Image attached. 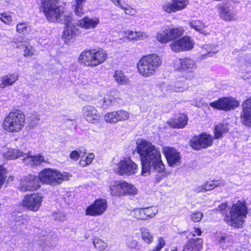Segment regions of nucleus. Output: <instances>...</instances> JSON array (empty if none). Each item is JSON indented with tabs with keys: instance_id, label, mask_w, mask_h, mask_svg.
<instances>
[{
	"instance_id": "f257e3e1",
	"label": "nucleus",
	"mask_w": 251,
	"mask_h": 251,
	"mask_svg": "<svg viewBox=\"0 0 251 251\" xmlns=\"http://www.w3.org/2000/svg\"><path fill=\"white\" fill-rule=\"evenodd\" d=\"M136 150L140 157L142 175L146 176L151 169L158 173L164 172L165 168L161 159L160 152L150 142L144 139L137 140Z\"/></svg>"
},
{
	"instance_id": "f03ea898",
	"label": "nucleus",
	"mask_w": 251,
	"mask_h": 251,
	"mask_svg": "<svg viewBox=\"0 0 251 251\" xmlns=\"http://www.w3.org/2000/svg\"><path fill=\"white\" fill-rule=\"evenodd\" d=\"M226 207L227 204L223 203L216 210L225 215V220L228 224L234 227H240L243 223L244 219L246 217L248 213L247 207L245 202L239 201L233 204L230 210L229 215L226 214Z\"/></svg>"
},
{
	"instance_id": "7ed1b4c3",
	"label": "nucleus",
	"mask_w": 251,
	"mask_h": 251,
	"mask_svg": "<svg viewBox=\"0 0 251 251\" xmlns=\"http://www.w3.org/2000/svg\"><path fill=\"white\" fill-rule=\"evenodd\" d=\"M161 64L160 56L156 54H151L142 57L137 63V68L139 73L147 77L154 74Z\"/></svg>"
},
{
	"instance_id": "20e7f679",
	"label": "nucleus",
	"mask_w": 251,
	"mask_h": 251,
	"mask_svg": "<svg viewBox=\"0 0 251 251\" xmlns=\"http://www.w3.org/2000/svg\"><path fill=\"white\" fill-rule=\"evenodd\" d=\"M25 118L23 111L14 110L10 112L4 118L2 126L9 133L20 132L25 125Z\"/></svg>"
},
{
	"instance_id": "39448f33",
	"label": "nucleus",
	"mask_w": 251,
	"mask_h": 251,
	"mask_svg": "<svg viewBox=\"0 0 251 251\" xmlns=\"http://www.w3.org/2000/svg\"><path fill=\"white\" fill-rule=\"evenodd\" d=\"M107 54L103 50H93L83 51L79 57L80 63L87 67H94L103 63Z\"/></svg>"
},
{
	"instance_id": "423d86ee",
	"label": "nucleus",
	"mask_w": 251,
	"mask_h": 251,
	"mask_svg": "<svg viewBox=\"0 0 251 251\" xmlns=\"http://www.w3.org/2000/svg\"><path fill=\"white\" fill-rule=\"evenodd\" d=\"M59 0H42L43 11L50 22H61L64 20V17L67 15L61 13L60 7L57 5Z\"/></svg>"
},
{
	"instance_id": "0eeeda50",
	"label": "nucleus",
	"mask_w": 251,
	"mask_h": 251,
	"mask_svg": "<svg viewBox=\"0 0 251 251\" xmlns=\"http://www.w3.org/2000/svg\"><path fill=\"white\" fill-rule=\"evenodd\" d=\"M38 176L40 183L52 186H57L63 181L68 179L66 174H62L56 170L50 168L45 169L41 171Z\"/></svg>"
},
{
	"instance_id": "6e6552de",
	"label": "nucleus",
	"mask_w": 251,
	"mask_h": 251,
	"mask_svg": "<svg viewBox=\"0 0 251 251\" xmlns=\"http://www.w3.org/2000/svg\"><path fill=\"white\" fill-rule=\"evenodd\" d=\"M137 165L128 157H125L116 164L115 172L121 176H129L138 172Z\"/></svg>"
},
{
	"instance_id": "1a4fd4ad",
	"label": "nucleus",
	"mask_w": 251,
	"mask_h": 251,
	"mask_svg": "<svg viewBox=\"0 0 251 251\" xmlns=\"http://www.w3.org/2000/svg\"><path fill=\"white\" fill-rule=\"evenodd\" d=\"M40 187L39 178L38 176L29 175L21 178L19 189L22 192L32 191L37 190Z\"/></svg>"
},
{
	"instance_id": "9d476101",
	"label": "nucleus",
	"mask_w": 251,
	"mask_h": 251,
	"mask_svg": "<svg viewBox=\"0 0 251 251\" xmlns=\"http://www.w3.org/2000/svg\"><path fill=\"white\" fill-rule=\"evenodd\" d=\"M239 102L232 98H223L210 102L211 107L219 110L228 111L233 110L239 106Z\"/></svg>"
},
{
	"instance_id": "9b49d317",
	"label": "nucleus",
	"mask_w": 251,
	"mask_h": 251,
	"mask_svg": "<svg viewBox=\"0 0 251 251\" xmlns=\"http://www.w3.org/2000/svg\"><path fill=\"white\" fill-rule=\"evenodd\" d=\"M212 144V136L206 134H201L199 136H195L190 141L191 146L196 150L206 149L211 146Z\"/></svg>"
},
{
	"instance_id": "f8f14e48",
	"label": "nucleus",
	"mask_w": 251,
	"mask_h": 251,
	"mask_svg": "<svg viewBox=\"0 0 251 251\" xmlns=\"http://www.w3.org/2000/svg\"><path fill=\"white\" fill-rule=\"evenodd\" d=\"M107 207L106 201L99 199L87 207L85 214L86 215L98 216L102 215L106 211Z\"/></svg>"
},
{
	"instance_id": "ddd939ff",
	"label": "nucleus",
	"mask_w": 251,
	"mask_h": 251,
	"mask_svg": "<svg viewBox=\"0 0 251 251\" xmlns=\"http://www.w3.org/2000/svg\"><path fill=\"white\" fill-rule=\"evenodd\" d=\"M175 67L179 72H192L196 68V62L190 57L178 58L175 61Z\"/></svg>"
},
{
	"instance_id": "4468645a",
	"label": "nucleus",
	"mask_w": 251,
	"mask_h": 251,
	"mask_svg": "<svg viewBox=\"0 0 251 251\" xmlns=\"http://www.w3.org/2000/svg\"><path fill=\"white\" fill-rule=\"evenodd\" d=\"M103 118L106 123L115 124L127 120L129 118V113L126 110H119L106 113Z\"/></svg>"
},
{
	"instance_id": "2eb2a0df",
	"label": "nucleus",
	"mask_w": 251,
	"mask_h": 251,
	"mask_svg": "<svg viewBox=\"0 0 251 251\" xmlns=\"http://www.w3.org/2000/svg\"><path fill=\"white\" fill-rule=\"evenodd\" d=\"M189 4L188 0H170L163 4V11L168 13H175L185 9Z\"/></svg>"
},
{
	"instance_id": "dca6fc26",
	"label": "nucleus",
	"mask_w": 251,
	"mask_h": 251,
	"mask_svg": "<svg viewBox=\"0 0 251 251\" xmlns=\"http://www.w3.org/2000/svg\"><path fill=\"white\" fill-rule=\"evenodd\" d=\"M42 200L43 197L37 194L26 195L25 196L23 205L30 210L36 211L39 208Z\"/></svg>"
},
{
	"instance_id": "f3484780",
	"label": "nucleus",
	"mask_w": 251,
	"mask_h": 251,
	"mask_svg": "<svg viewBox=\"0 0 251 251\" xmlns=\"http://www.w3.org/2000/svg\"><path fill=\"white\" fill-rule=\"evenodd\" d=\"M158 212V209L155 206L136 208L133 211L134 217L142 220L154 217Z\"/></svg>"
},
{
	"instance_id": "a211bd4d",
	"label": "nucleus",
	"mask_w": 251,
	"mask_h": 251,
	"mask_svg": "<svg viewBox=\"0 0 251 251\" xmlns=\"http://www.w3.org/2000/svg\"><path fill=\"white\" fill-rule=\"evenodd\" d=\"M72 18L70 15L64 17V24L66 25V28L64 31L63 38L66 42L70 40L74 39L77 34V29L74 25L71 24Z\"/></svg>"
},
{
	"instance_id": "6ab92c4d",
	"label": "nucleus",
	"mask_w": 251,
	"mask_h": 251,
	"mask_svg": "<svg viewBox=\"0 0 251 251\" xmlns=\"http://www.w3.org/2000/svg\"><path fill=\"white\" fill-rule=\"evenodd\" d=\"M82 115L88 122L96 124L100 121V114L97 109L93 106L87 105L82 107Z\"/></svg>"
},
{
	"instance_id": "aec40b11",
	"label": "nucleus",
	"mask_w": 251,
	"mask_h": 251,
	"mask_svg": "<svg viewBox=\"0 0 251 251\" xmlns=\"http://www.w3.org/2000/svg\"><path fill=\"white\" fill-rule=\"evenodd\" d=\"M241 121L244 125L251 128V99L246 100L242 104Z\"/></svg>"
},
{
	"instance_id": "412c9836",
	"label": "nucleus",
	"mask_w": 251,
	"mask_h": 251,
	"mask_svg": "<svg viewBox=\"0 0 251 251\" xmlns=\"http://www.w3.org/2000/svg\"><path fill=\"white\" fill-rule=\"evenodd\" d=\"M163 152L167 160L169 166L174 167L180 163V156L179 152L176 150L170 147L163 148Z\"/></svg>"
},
{
	"instance_id": "4be33fe9",
	"label": "nucleus",
	"mask_w": 251,
	"mask_h": 251,
	"mask_svg": "<svg viewBox=\"0 0 251 251\" xmlns=\"http://www.w3.org/2000/svg\"><path fill=\"white\" fill-rule=\"evenodd\" d=\"M219 13L221 18L225 21H235L237 18L233 7L227 4L220 7Z\"/></svg>"
},
{
	"instance_id": "5701e85b",
	"label": "nucleus",
	"mask_w": 251,
	"mask_h": 251,
	"mask_svg": "<svg viewBox=\"0 0 251 251\" xmlns=\"http://www.w3.org/2000/svg\"><path fill=\"white\" fill-rule=\"evenodd\" d=\"M100 24L99 19L97 17L91 18L86 16L78 21V26L87 29H94Z\"/></svg>"
},
{
	"instance_id": "b1692460",
	"label": "nucleus",
	"mask_w": 251,
	"mask_h": 251,
	"mask_svg": "<svg viewBox=\"0 0 251 251\" xmlns=\"http://www.w3.org/2000/svg\"><path fill=\"white\" fill-rule=\"evenodd\" d=\"M202 240L200 238L193 239L188 241L182 251H200L202 248Z\"/></svg>"
},
{
	"instance_id": "393cba45",
	"label": "nucleus",
	"mask_w": 251,
	"mask_h": 251,
	"mask_svg": "<svg viewBox=\"0 0 251 251\" xmlns=\"http://www.w3.org/2000/svg\"><path fill=\"white\" fill-rule=\"evenodd\" d=\"M124 181L117 180L113 182L110 186L111 194L114 196H124Z\"/></svg>"
},
{
	"instance_id": "a878e982",
	"label": "nucleus",
	"mask_w": 251,
	"mask_h": 251,
	"mask_svg": "<svg viewBox=\"0 0 251 251\" xmlns=\"http://www.w3.org/2000/svg\"><path fill=\"white\" fill-rule=\"evenodd\" d=\"M25 154V153L19 149H8L3 152V156L5 159L12 160L24 157Z\"/></svg>"
},
{
	"instance_id": "bb28decb",
	"label": "nucleus",
	"mask_w": 251,
	"mask_h": 251,
	"mask_svg": "<svg viewBox=\"0 0 251 251\" xmlns=\"http://www.w3.org/2000/svg\"><path fill=\"white\" fill-rule=\"evenodd\" d=\"M187 117L181 115L176 119L168 122V124L172 127L181 128L184 127L187 124Z\"/></svg>"
},
{
	"instance_id": "cd10ccee",
	"label": "nucleus",
	"mask_w": 251,
	"mask_h": 251,
	"mask_svg": "<svg viewBox=\"0 0 251 251\" xmlns=\"http://www.w3.org/2000/svg\"><path fill=\"white\" fill-rule=\"evenodd\" d=\"M220 183L218 181L212 180L205 182L203 185L198 186L195 188V191L197 193L211 191L216 187L219 186Z\"/></svg>"
},
{
	"instance_id": "c85d7f7f",
	"label": "nucleus",
	"mask_w": 251,
	"mask_h": 251,
	"mask_svg": "<svg viewBox=\"0 0 251 251\" xmlns=\"http://www.w3.org/2000/svg\"><path fill=\"white\" fill-rule=\"evenodd\" d=\"M120 100L121 99L118 97H115L111 94H107L103 97L102 107L105 109L114 105L116 102L120 103Z\"/></svg>"
},
{
	"instance_id": "c756f323",
	"label": "nucleus",
	"mask_w": 251,
	"mask_h": 251,
	"mask_svg": "<svg viewBox=\"0 0 251 251\" xmlns=\"http://www.w3.org/2000/svg\"><path fill=\"white\" fill-rule=\"evenodd\" d=\"M113 77L119 85H127L129 83V78L121 70L115 71Z\"/></svg>"
},
{
	"instance_id": "7c9ffc66",
	"label": "nucleus",
	"mask_w": 251,
	"mask_h": 251,
	"mask_svg": "<svg viewBox=\"0 0 251 251\" xmlns=\"http://www.w3.org/2000/svg\"><path fill=\"white\" fill-rule=\"evenodd\" d=\"M19 78L17 75L9 74L3 76L1 78V83L0 84L1 88H4L7 86H10L14 84Z\"/></svg>"
},
{
	"instance_id": "2f4dec72",
	"label": "nucleus",
	"mask_w": 251,
	"mask_h": 251,
	"mask_svg": "<svg viewBox=\"0 0 251 251\" xmlns=\"http://www.w3.org/2000/svg\"><path fill=\"white\" fill-rule=\"evenodd\" d=\"M188 25L191 28L195 29L203 35H207L209 34L208 31L205 29L203 24L200 21L189 22Z\"/></svg>"
},
{
	"instance_id": "473e14b6",
	"label": "nucleus",
	"mask_w": 251,
	"mask_h": 251,
	"mask_svg": "<svg viewBox=\"0 0 251 251\" xmlns=\"http://www.w3.org/2000/svg\"><path fill=\"white\" fill-rule=\"evenodd\" d=\"M141 237L143 241L147 244H150L153 241V236L150 230L146 227H141L140 229Z\"/></svg>"
},
{
	"instance_id": "72a5a7b5",
	"label": "nucleus",
	"mask_w": 251,
	"mask_h": 251,
	"mask_svg": "<svg viewBox=\"0 0 251 251\" xmlns=\"http://www.w3.org/2000/svg\"><path fill=\"white\" fill-rule=\"evenodd\" d=\"M181 41L183 51L191 50L193 48L194 42L189 36H185L182 37Z\"/></svg>"
},
{
	"instance_id": "f704fd0d",
	"label": "nucleus",
	"mask_w": 251,
	"mask_h": 251,
	"mask_svg": "<svg viewBox=\"0 0 251 251\" xmlns=\"http://www.w3.org/2000/svg\"><path fill=\"white\" fill-rule=\"evenodd\" d=\"M167 29L170 41L171 40H175L176 39L179 38L183 35L184 32V30L181 27L176 28H168Z\"/></svg>"
},
{
	"instance_id": "c9c22d12",
	"label": "nucleus",
	"mask_w": 251,
	"mask_h": 251,
	"mask_svg": "<svg viewBox=\"0 0 251 251\" xmlns=\"http://www.w3.org/2000/svg\"><path fill=\"white\" fill-rule=\"evenodd\" d=\"M123 187L124 195L135 196L138 193V190L136 187L131 184L125 181Z\"/></svg>"
},
{
	"instance_id": "e433bc0d",
	"label": "nucleus",
	"mask_w": 251,
	"mask_h": 251,
	"mask_svg": "<svg viewBox=\"0 0 251 251\" xmlns=\"http://www.w3.org/2000/svg\"><path fill=\"white\" fill-rule=\"evenodd\" d=\"M228 131L227 126L224 124H219L215 127L214 137L216 139L221 138L223 134Z\"/></svg>"
},
{
	"instance_id": "4c0bfd02",
	"label": "nucleus",
	"mask_w": 251,
	"mask_h": 251,
	"mask_svg": "<svg viewBox=\"0 0 251 251\" xmlns=\"http://www.w3.org/2000/svg\"><path fill=\"white\" fill-rule=\"evenodd\" d=\"M156 40L161 43L164 44L170 41L168 29L158 32L156 36Z\"/></svg>"
},
{
	"instance_id": "58836bf2",
	"label": "nucleus",
	"mask_w": 251,
	"mask_h": 251,
	"mask_svg": "<svg viewBox=\"0 0 251 251\" xmlns=\"http://www.w3.org/2000/svg\"><path fill=\"white\" fill-rule=\"evenodd\" d=\"M16 30L20 34L25 35L30 31V25L25 23H20L16 26Z\"/></svg>"
},
{
	"instance_id": "ea45409f",
	"label": "nucleus",
	"mask_w": 251,
	"mask_h": 251,
	"mask_svg": "<svg viewBox=\"0 0 251 251\" xmlns=\"http://www.w3.org/2000/svg\"><path fill=\"white\" fill-rule=\"evenodd\" d=\"M95 157L93 153H90L86 156H83L79 162L80 165L83 167H85L91 163Z\"/></svg>"
},
{
	"instance_id": "a19ab883",
	"label": "nucleus",
	"mask_w": 251,
	"mask_h": 251,
	"mask_svg": "<svg viewBox=\"0 0 251 251\" xmlns=\"http://www.w3.org/2000/svg\"><path fill=\"white\" fill-rule=\"evenodd\" d=\"M86 0H75V13L78 16H81L84 14L83 9V4Z\"/></svg>"
},
{
	"instance_id": "79ce46f5",
	"label": "nucleus",
	"mask_w": 251,
	"mask_h": 251,
	"mask_svg": "<svg viewBox=\"0 0 251 251\" xmlns=\"http://www.w3.org/2000/svg\"><path fill=\"white\" fill-rule=\"evenodd\" d=\"M171 50L175 52H179L183 51L181 38L173 41L170 45Z\"/></svg>"
},
{
	"instance_id": "37998d69",
	"label": "nucleus",
	"mask_w": 251,
	"mask_h": 251,
	"mask_svg": "<svg viewBox=\"0 0 251 251\" xmlns=\"http://www.w3.org/2000/svg\"><path fill=\"white\" fill-rule=\"evenodd\" d=\"M188 88V85L185 82L181 81H177L175 84L173 91L182 92L187 90Z\"/></svg>"
},
{
	"instance_id": "c03bdc74",
	"label": "nucleus",
	"mask_w": 251,
	"mask_h": 251,
	"mask_svg": "<svg viewBox=\"0 0 251 251\" xmlns=\"http://www.w3.org/2000/svg\"><path fill=\"white\" fill-rule=\"evenodd\" d=\"M93 244L95 248L100 251H104L107 247V244L98 238L94 240Z\"/></svg>"
},
{
	"instance_id": "a18cd8bd",
	"label": "nucleus",
	"mask_w": 251,
	"mask_h": 251,
	"mask_svg": "<svg viewBox=\"0 0 251 251\" xmlns=\"http://www.w3.org/2000/svg\"><path fill=\"white\" fill-rule=\"evenodd\" d=\"M203 51L205 50L207 53L202 54V56H206L207 55L210 54V56H212L218 51V50L216 49L215 47H212L211 46L205 45L202 48Z\"/></svg>"
},
{
	"instance_id": "49530a36",
	"label": "nucleus",
	"mask_w": 251,
	"mask_h": 251,
	"mask_svg": "<svg viewBox=\"0 0 251 251\" xmlns=\"http://www.w3.org/2000/svg\"><path fill=\"white\" fill-rule=\"evenodd\" d=\"M40 118L38 115H33L29 117L28 126L31 128L36 127L39 123Z\"/></svg>"
},
{
	"instance_id": "de8ad7c7",
	"label": "nucleus",
	"mask_w": 251,
	"mask_h": 251,
	"mask_svg": "<svg viewBox=\"0 0 251 251\" xmlns=\"http://www.w3.org/2000/svg\"><path fill=\"white\" fill-rule=\"evenodd\" d=\"M0 20L4 24L10 25L12 22L11 16L7 13L0 14Z\"/></svg>"
},
{
	"instance_id": "09e8293b",
	"label": "nucleus",
	"mask_w": 251,
	"mask_h": 251,
	"mask_svg": "<svg viewBox=\"0 0 251 251\" xmlns=\"http://www.w3.org/2000/svg\"><path fill=\"white\" fill-rule=\"evenodd\" d=\"M15 221L17 222H20L23 225H25L28 223V217L26 215H23L20 213L15 216Z\"/></svg>"
},
{
	"instance_id": "8fccbe9b",
	"label": "nucleus",
	"mask_w": 251,
	"mask_h": 251,
	"mask_svg": "<svg viewBox=\"0 0 251 251\" xmlns=\"http://www.w3.org/2000/svg\"><path fill=\"white\" fill-rule=\"evenodd\" d=\"M45 162L43 155H33V166H37Z\"/></svg>"
},
{
	"instance_id": "3c124183",
	"label": "nucleus",
	"mask_w": 251,
	"mask_h": 251,
	"mask_svg": "<svg viewBox=\"0 0 251 251\" xmlns=\"http://www.w3.org/2000/svg\"><path fill=\"white\" fill-rule=\"evenodd\" d=\"M203 216V214L201 212H197L190 215L191 220L194 222L200 221Z\"/></svg>"
},
{
	"instance_id": "603ef678",
	"label": "nucleus",
	"mask_w": 251,
	"mask_h": 251,
	"mask_svg": "<svg viewBox=\"0 0 251 251\" xmlns=\"http://www.w3.org/2000/svg\"><path fill=\"white\" fill-rule=\"evenodd\" d=\"M165 245L164 239L160 237L158 238V244L156 246L152 251H160Z\"/></svg>"
},
{
	"instance_id": "864d4df0",
	"label": "nucleus",
	"mask_w": 251,
	"mask_h": 251,
	"mask_svg": "<svg viewBox=\"0 0 251 251\" xmlns=\"http://www.w3.org/2000/svg\"><path fill=\"white\" fill-rule=\"evenodd\" d=\"M121 8L125 11V13L126 15L133 16L136 13V11L135 9L130 7H126L124 6V4L121 5Z\"/></svg>"
},
{
	"instance_id": "5fc2aeb1",
	"label": "nucleus",
	"mask_w": 251,
	"mask_h": 251,
	"mask_svg": "<svg viewBox=\"0 0 251 251\" xmlns=\"http://www.w3.org/2000/svg\"><path fill=\"white\" fill-rule=\"evenodd\" d=\"M52 216L56 221H64L65 219V215L61 212H54Z\"/></svg>"
},
{
	"instance_id": "6e6d98bb",
	"label": "nucleus",
	"mask_w": 251,
	"mask_h": 251,
	"mask_svg": "<svg viewBox=\"0 0 251 251\" xmlns=\"http://www.w3.org/2000/svg\"><path fill=\"white\" fill-rule=\"evenodd\" d=\"M34 53V50L32 47L28 46L25 48L24 50V56H31Z\"/></svg>"
},
{
	"instance_id": "4d7b16f0",
	"label": "nucleus",
	"mask_w": 251,
	"mask_h": 251,
	"mask_svg": "<svg viewBox=\"0 0 251 251\" xmlns=\"http://www.w3.org/2000/svg\"><path fill=\"white\" fill-rule=\"evenodd\" d=\"M138 242L133 239H129L126 242V246L131 249H135L137 246Z\"/></svg>"
},
{
	"instance_id": "13d9d810",
	"label": "nucleus",
	"mask_w": 251,
	"mask_h": 251,
	"mask_svg": "<svg viewBox=\"0 0 251 251\" xmlns=\"http://www.w3.org/2000/svg\"><path fill=\"white\" fill-rule=\"evenodd\" d=\"M25 157L23 159L24 162L30 166H33V155H29L27 154H25Z\"/></svg>"
},
{
	"instance_id": "bf43d9fd",
	"label": "nucleus",
	"mask_w": 251,
	"mask_h": 251,
	"mask_svg": "<svg viewBox=\"0 0 251 251\" xmlns=\"http://www.w3.org/2000/svg\"><path fill=\"white\" fill-rule=\"evenodd\" d=\"M136 40H140L147 37V35L145 32L136 31Z\"/></svg>"
},
{
	"instance_id": "052dcab7",
	"label": "nucleus",
	"mask_w": 251,
	"mask_h": 251,
	"mask_svg": "<svg viewBox=\"0 0 251 251\" xmlns=\"http://www.w3.org/2000/svg\"><path fill=\"white\" fill-rule=\"evenodd\" d=\"M136 31H127L125 32V35L127 36V37L129 38L130 40H136Z\"/></svg>"
},
{
	"instance_id": "680f3d73",
	"label": "nucleus",
	"mask_w": 251,
	"mask_h": 251,
	"mask_svg": "<svg viewBox=\"0 0 251 251\" xmlns=\"http://www.w3.org/2000/svg\"><path fill=\"white\" fill-rule=\"evenodd\" d=\"M70 157L71 159L76 161L80 157V154L76 151H73L71 152L70 154Z\"/></svg>"
},
{
	"instance_id": "e2e57ef3",
	"label": "nucleus",
	"mask_w": 251,
	"mask_h": 251,
	"mask_svg": "<svg viewBox=\"0 0 251 251\" xmlns=\"http://www.w3.org/2000/svg\"><path fill=\"white\" fill-rule=\"evenodd\" d=\"M112 2L115 4L116 6L119 7L120 8L121 7V5H123L124 3H122V1L120 0H111Z\"/></svg>"
},
{
	"instance_id": "0e129e2a",
	"label": "nucleus",
	"mask_w": 251,
	"mask_h": 251,
	"mask_svg": "<svg viewBox=\"0 0 251 251\" xmlns=\"http://www.w3.org/2000/svg\"><path fill=\"white\" fill-rule=\"evenodd\" d=\"M193 232L194 236H195L196 235H200L201 233V230L200 228H197V227L194 228V231H193Z\"/></svg>"
},
{
	"instance_id": "69168bd1",
	"label": "nucleus",
	"mask_w": 251,
	"mask_h": 251,
	"mask_svg": "<svg viewBox=\"0 0 251 251\" xmlns=\"http://www.w3.org/2000/svg\"><path fill=\"white\" fill-rule=\"evenodd\" d=\"M236 251H250V250L245 249V248H241L240 249H237Z\"/></svg>"
},
{
	"instance_id": "338daca9",
	"label": "nucleus",
	"mask_w": 251,
	"mask_h": 251,
	"mask_svg": "<svg viewBox=\"0 0 251 251\" xmlns=\"http://www.w3.org/2000/svg\"><path fill=\"white\" fill-rule=\"evenodd\" d=\"M171 251H177V250H176V249H175L172 250Z\"/></svg>"
},
{
	"instance_id": "774afa93",
	"label": "nucleus",
	"mask_w": 251,
	"mask_h": 251,
	"mask_svg": "<svg viewBox=\"0 0 251 251\" xmlns=\"http://www.w3.org/2000/svg\"><path fill=\"white\" fill-rule=\"evenodd\" d=\"M225 237H222L221 238V240H225Z\"/></svg>"
}]
</instances>
